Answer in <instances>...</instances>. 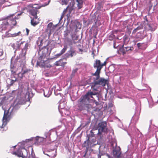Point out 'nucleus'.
Returning <instances> with one entry per match:
<instances>
[{"mask_svg":"<svg viewBox=\"0 0 158 158\" xmlns=\"http://www.w3.org/2000/svg\"><path fill=\"white\" fill-rule=\"evenodd\" d=\"M56 26L53 25L52 23H49L47 26V32H45L43 33L41 36L39 37L37 41L38 44L39 46H41L42 45V42L43 41H45L47 38H49L51 35L54 32V29L56 28Z\"/></svg>","mask_w":158,"mask_h":158,"instance_id":"obj_1","label":"nucleus"},{"mask_svg":"<svg viewBox=\"0 0 158 158\" xmlns=\"http://www.w3.org/2000/svg\"><path fill=\"white\" fill-rule=\"evenodd\" d=\"M14 14L11 15L10 16H8L6 18H4L1 19L2 20H4V21L3 23L2 30H5L9 25V23L11 25H15L16 24V22L15 20L16 17L13 18L12 16Z\"/></svg>","mask_w":158,"mask_h":158,"instance_id":"obj_2","label":"nucleus"},{"mask_svg":"<svg viewBox=\"0 0 158 158\" xmlns=\"http://www.w3.org/2000/svg\"><path fill=\"white\" fill-rule=\"evenodd\" d=\"M96 77H93L91 78L90 79L93 80V82H91L90 84H91V88H93L95 90H97L96 89L94 88V87L97 85H101L102 86H104L107 82V80L102 78H101L98 79L99 77L97 79V75H94Z\"/></svg>","mask_w":158,"mask_h":158,"instance_id":"obj_3","label":"nucleus"},{"mask_svg":"<svg viewBox=\"0 0 158 158\" xmlns=\"http://www.w3.org/2000/svg\"><path fill=\"white\" fill-rule=\"evenodd\" d=\"M94 67L95 68H97V70L93 75H97V79L100 77L99 74L100 71L102 68V63L100 60H96L94 64Z\"/></svg>","mask_w":158,"mask_h":158,"instance_id":"obj_4","label":"nucleus"},{"mask_svg":"<svg viewBox=\"0 0 158 158\" xmlns=\"http://www.w3.org/2000/svg\"><path fill=\"white\" fill-rule=\"evenodd\" d=\"M106 126L107 123L106 121H103L100 123L98 124V131L97 134L98 135H100L101 137L102 133L103 132H106V131L107 129Z\"/></svg>","mask_w":158,"mask_h":158,"instance_id":"obj_5","label":"nucleus"},{"mask_svg":"<svg viewBox=\"0 0 158 158\" xmlns=\"http://www.w3.org/2000/svg\"><path fill=\"white\" fill-rule=\"evenodd\" d=\"M89 102V99L86 97H85V95L84 96H82L79 101L78 106L81 107H79V109L81 110L83 109V107L84 106L85 104H87Z\"/></svg>","mask_w":158,"mask_h":158,"instance_id":"obj_6","label":"nucleus"},{"mask_svg":"<svg viewBox=\"0 0 158 158\" xmlns=\"http://www.w3.org/2000/svg\"><path fill=\"white\" fill-rule=\"evenodd\" d=\"M134 49L133 47H124L123 45L122 47L120 48L118 51V53L120 55H124L127 52H130Z\"/></svg>","mask_w":158,"mask_h":158,"instance_id":"obj_7","label":"nucleus"},{"mask_svg":"<svg viewBox=\"0 0 158 158\" xmlns=\"http://www.w3.org/2000/svg\"><path fill=\"white\" fill-rule=\"evenodd\" d=\"M10 108H9V109L7 110H4V114L3 119L2 120V126L0 128L2 129L4 127L6 124V121L7 120V118L9 117L8 114L9 113V110Z\"/></svg>","mask_w":158,"mask_h":158,"instance_id":"obj_8","label":"nucleus"},{"mask_svg":"<svg viewBox=\"0 0 158 158\" xmlns=\"http://www.w3.org/2000/svg\"><path fill=\"white\" fill-rule=\"evenodd\" d=\"M29 45V44L28 43H26L24 47L22 49L19 54V56L23 60H24L26 58L25 56L27 53V51L28 49Z\"/></svg>","mask_w":158,"mask_h":158,"instance_id":"obj_9","label":"nucleus"},{"mask_svg":"<svg viewBox=\"0 0 158 158\" xmlns=\"http://www.w3.org/2000/svg\"><path fill=\"white\" fill-rule=\"evenodd\" d=\"M95 90L94 91H89L85 94V97H86L88 98L89 100L90 98H92L94 99V98L93 97V95H96V97L98 98V101H99V97L98 96V93Z\"/></svg>","mask_w":158,"mask_h":158,"instance_id":"obj_10","label":"nucleus"},{"mask_svg":"<svg viewBox=\"0 0 158 158\" xmlns=\"http://www.w3.org/2000/svg\"><path fill=\"white\" fill-rule=\"evenodd\" d=\"M56 152L54 149H48L43 151L44 153L46 155L48 156L49 157H55L56 156V155L55 154Z\"/></svg>","mask_w":158,"mask_h":158,"instance_id":"obj_11","label":"nucleus"},{"mask_svg":"<svg viewBox=\"0 0 158 158\" xmlns=\"http://www.w3.org/2000/svg\"><path fill=\"white\" fill-rule=\"evenodd\" d=\"M95 142V139H93L92 142L90 141L89 138H88L87 140L84 142V146L87 149L92 147L93 146V143Z\"/></svg>","mask_w":158,"mask_h":158,"instance_id":"obj_12","label":"nucleus"},{"mask_svg":"<svg viewBox=\"0 0 158 158\" xmlns=\"http://www.w3.org/2000/svg\"><path fill=\"white\" fill-rule=\"evenodd\" d=\"M76 55V53L74 50L72 48H71L65 54V57L66 59L69 57H72L73 56Z\"/></svg>","mask_w":158,"mask_h":158,"instance_id":"obj_13","label":"nucleus"},{"mask_svg":"<svg viewBox=\"0 0 158 158\" xmlns=\"http://www.w3.org/2000/svg\"><path fill=\"white\" fill-rule=\"evenodd\" d=\"M41 7V6L37 4H34V5L30 4L27 6L28 8H29L30 10L39 9H40Z\"/></svg>","mask_w":158,"mask_h":158,"instance_id":"obj_14","label":"nucleus"},{"mask_svg":"<svg viewBox=\"0 0 158 158\" xmlns=\"http://www.w3.org/2000/svg\"><path fill=\"white\" fill-rule=\"evenodd\" d=\"M121 152L120 149H114L113 150V155L115 158H120Z\"/></svg>","mask_w":158,"mask_h":158,"instance_id":"obj_15","label":"nucleus"},{"mask_svg":"<svg viewBox=\"0 0 158 158\" xmlns=\"http://www.w3.org/2000/svg\"><path fill=\"white\" fill-rule=\"evenodd\" d=\"M66 60L67 59L65 57L62 59H61L59 61L56 62V65L57 66L60 65L64 67L67 63L66 62L63 61V60Z\"/></svg>","mask_w":158,"mask_h":158,"instance_id":"obj_16","label":"nucleus"},{"mask_svg":"<svg viewBox=\"0 0 158 158\" xmlns=\"http://www.w3.org/2000/svg\"><path fill=\"white\" fill-rule=\"evenodd\" d=\"M76 30L77 28L74 27L70 31L72 39L73 40L74 38H75L76 37H77L76 36Z\"/></svg>","mask_w":158,"mask_h":158,"instance_id":"obj_17","label":"nucleus"},{"mask_svg":"<svg viewBox=\"0 0 158 158\" xmlns=\"http://www.w3.org/2000/svg\"><path fill=\"white\" fill-rule=\"evenodd\" d=\"M44 96L48 98L51 95L52 93L51 90L48 89L46 88L44 90Z\"/></svg>","mask_w":158,"mask_h":158,"instance_id":"obj_18","label":"nucleus"},{"mask_svg":"<svg viewBox=\"0 0 158 158\" xmlns=\"http://www.w3.org/2000/svg\"><path fill=\"white\" fill-rule=\"evenodd\" d=\"M97 130V128H93L92 130H91L90 131V133L87 136L88 138H90V137H92L95 136V133H96V131Z\"/></svg>","mask_w":158,"mask_h":158,"instance_id":"obj_19","label":"nucleus"},{"mask_svg":"<svg viewBox=\"0 0 158 158\" xmlns=\"http://www.w3.org/2000/svg\"><path fill=\"white\" fill-rule=\"evenodd\" d=\"M78 37H76L75 38H74L73 40H69V39H68L67 40H66L67 42L68 43V44L71 47V48L72 47V45H73V44H76V42L74 41L75 40H77L78 39Z\"/></svg>","mask_w":158,"mask_h":158,"instance_id":"obj_20","label":"nucleus"},{"mask_svg":"<svg viewBox=\"0 0 158 158\" xmlns=\"http://www.w3.org/2000/svg\"><path fill=\"white\" fill-rule=\"evenodd\" d=\"M30 70L27 69H25L24 70H23L22 72H19L18 73V75L21 78H22L23 77V75L24 74L27 73Z\"/></svg>","mask_w":158,"mask_h":158,"instance_id":"obj_21","label":"nucleus"},{"mask_svg":"<svg viewBox=\"0 0 158 158\" xmlns=\"http://www.w3.org/2000/svg\"><path fill=\"white\" fill-rule=\"evenodd\" d=\"M72 10H64L63 12V15H65L67 17L68 19H69L71 17V13Z\"/></svg>","mask_w":158,"mask_h":158,"instance_id":"obj_22","label":"nucleus"},{"mask_svg":"<svg viewBox=\"0 0 158 158\" xmlns=\"http://www.w3.org/2000/svg\"><path fill=\"white\" fill-rule=\"evenodd\" d=\"M77 9H81L82 6L83 1L82 0H77Z\"/></svg>","mask_w":158,"mask_h":158,"instance_id":"obj_23","label":"nucleus"},{"mask_svg":"<svg viewBox=\"0 0 158 158\" xmlns=\"http://www.w3.org/2000/svg\"><path fill=\"white\" fill-rule=\"evenodd\" d=\"M11 46L16 50L19 49L20 48V44L18 42L13 44H12Z\"/></svg>","mask_w":158,"mask_h":158,"instance_id":"obj_24","label":"nucleus"},{"mask_svg":"<svg viewBox=\"0 0 158 158\" xmlns=\"http://www.w3.org/2000/svg\"><path fill=\"white\" fill-rule=\"evenodd\" d=\"M37 10H29L30 13L33 16L35 19L37 18Z\"/></svg>","mask_w":158,"mask_h":158,"instance_id":"obj_25","label":"nucleus"},{"mask_svg":"<svg viewBox=\"0 0 158 158\" xmlns=\"http://www.w3.org/2000/svg\"><path fill=\"white\" fill-rule=\"evenodd\" d=\"M124 43V44H127L129 41V39L128 37L126 36L123 38Z\"/></svg>","mask_w":158,"mask_h":158,"instance_id":"obj_26","label":"nucleus"},{"mask_svg":"<svg viewBox=\"0 0 158 158\" xmlns=\"http://www.w3.org/2000/svg\"><path fill=\"white\" fill-rule=\"evenodd\" d=\"M31 23L32 25L35 26L38 24V23L34 19H31Z\"/></svg>","mask_w":158,"mask_h":158,"instance_id":"obj_27","label":"nucleus"},{"mask_svg":"<svg viewBox=\"0 0 158 158\" xmlns=\"http://www.w3.org/2000/svg\"><path fill=\"white\" fill-rule=\"evenodd\" d=\"M17 80L16 78H15V80H10V83L8 84V85L10 86H12L16 82Z\"/></svg>","mask_w":158,"mask_h":158,"instance_id":"obj_28","label":"nucleus"},{"mask_svg":"<svg viewBox=\"0 0 158 158\" xmlns=\"http://www.w3.org/2000/svg\"><path fill=\"white\" fill-rule=\"evenodd\" d=\"M142 28V27H141L139 26V27H137L135 29H134L133 30V31H132V34L135 33L137 32V30H139L140 29H141Z\"/></svg>","mask_w":158,"mask_h":158,"instance_id":"obj_29","label":"nucleus"},{"mask_svg":"<svg viewBox=\"0 0 158 158\" xmlns=\"http://www.w3.org/2000/svg\"><path fill=\"white\" fill-rule=\"evenodd\" d=\"M100 20V18L98 16V17H97V19H96V18L95 19H94V22L95 23V24H97V23H98V24L99 23V21Z\"/></svg>","mask_w":158,"mask_h":158,"instance_id":"obj_30","label":"nucleus"},{"mask_svg":"<svg viewBox=\"0 0 158 158\" xmlns=\"http://www.w3.org/2000/svg\"><path fill=\"white\" fill-rule=\"evenodd\" d=\"M67 47L64 46V47L62 49V50L60 52L61 53V54H63V53H64L66 51V50H67Z\"/></svg>","mask_w":158,"mask_h":158,"instance_id":"obj_31","label":"nucleus"},{"mask_svg":"<svg viewBox=\"0 0 158 158\" xmlns=\"http://www.w3.org/2000/svg\"><path fill=\"white\" fill-rule=\"evenodd\" d=\"M78 70V69L76 68L75 69H74L73 70L72 73L71 74V76L73 77L75 75V73Z\"/></svg>","mask_w":158,"mask_h":158,"instance_id":"obj_32","label":"nucleus"},{"mask_svg":"<svg viewBox=\"0 0 158 158\" xmlns=\"http://www.w3.org/2000/svg\"><path fill=\"white\" fill-rule=\"evenodd\" d=\"M21 33L20 31H19L17 33H15L13 34H12V37H15L18 35H19Z\"/></svg>","mask_w":158,"mask_h":158,"instance_id":"obj_33","label":"nucleus"},{"mask_svg":"<svg viewBox=\"0 0 158 158\" xmlns=\"http://www.w3.org/2000/svg\"><path fill=\"white\" fill-rule=\"evenodd\" d=\"M73 7H71V8H69V6L67 7L66 9L64 10H73L74 9L73 8Z\"/></svg>","mask_w":158,"mask_h":158,"instance_id":"obj_34","label":"nucleus"},{"mask_svg":"<svg viewBox=\"0 0 158 158\" xmlns=\"http://www.w3.org/2000/svg\"><path fill=\"white\" fill-rule=\"evenodd\" d=\"M68 33H65L64 35V37H65V39H66V40H68V39H69L68 38V37L67 36L68 35Z\"/></svg>","mask_w":158,"mask_h":158,"instance_id":"obj_35","label":"nucleus"},{"mask_svg":"<svg viewBox=\"0 0 158 158\" xmlns=\"http://www.w3.org/2000/svg\"><path fill=\"white\" fill-rule=\"evenodd\" d=\"M62 55V54H61V53L60 52L59 53L56 54L55 56L56 57L58 58V57H59V56H61Z\"/></svg>","mask_w":158,"mask_h":158,"instance_id":"obj_36","label":"nucleus"},{"mask_svg":"<svg viewBox=\"0 0 158 158\" xmlns=\"http://www.w3.org/2000/svg\"><path fill=\"white\" fill-rule=\"evenodd\" d=\"M3 54V51L2 49H0V56H2Z\"/></svg>","mask_w":158,"mask_h":158,"instance_id":"obj_37","label":"nucleus"},{"mask_svg":"<svg viewBox=\"0 0 158 158\" xmlns=\"http://www.w3.org/2000/svg\"><path fill=\"white\" fill-rule=\"evenodd\" d=\"M77 25H78V27L79 29H80L81 28V25L78 22H77Z\"/></svg>","mask_w":158,"mask_h":158,"instance_id":"obj_38","label":"nucleus"},{"mask_svg":"<svg viewBox=\"0 0 158 158\" xmlns=\"http://www.w3.org/2000/svg\"><path fill=\"white\" fill-rule=\"evenodd\" d=\"M26 32H27V35H28V34H29V30L27 28H26Z\"/></svg>","mask_w":158,"mask_h":158,"instance_id":"obj_39","label":"nucleus"},{"mask_svg":"<svg viewBox=\"0 0 158 158\" xmlns=\"http://www.w3.org/2000/svg\"><path fill=\"white\" fill-rule=\"evenodd\" d=\"M5 2L6 0H1V1L0 2V4L1 5L2 4Z\"/></svg>","mask_w":158,"mask_h":158,"instance_id":"obj_40","label":"nucleus"},{"mask_svg":"<svg viewBox=\"0 0 158 158\" xmlns=\"http://www.w3.org/2000/svg\"><path fill=\"white\" fill-rule=\"evenodd\" d=\"M64 16V15H63V13L62 15H61L60 18V19L59 20V22H60V21L62 20V19H63V17Z\"/></svg>","mask_w":158,"mask_h":158,"instance_id":"obj_41","label":"nucleus"},{"mask_svg":"<svg viewBox=\"0 0 158 158\" xmlns=\"http://www.w3.org/2000/svg\"><path fill=\"white\" fill-rule=\"evenodd\" d=\"M64 16V15H63V13L62 15H61L60 18V19L59 20V22H60V21L62 20V19H63V17Z\"/></svg>","mask_w":158,"mask_h":158,"instance_id":"obj_42","label":"nucleus"},{"mask_svg":"<svg viewBox=\"0 0 158 158\" xmlns=\"http://www.w3.org/2000/svg\"><path fill=\"white\" fill-rule=\"evenodd\" d=\"M136 118L137 119V120L138 119V118L137 116H133L132 118V119L133 120H134L135 118Z\"/></svg>","mask_w":158,"mask_h":158,"instance_id":"obj_43","label":"nucleus"},{"mask_svg":"<svg viewBox=\"0 0 158 158\" xmlns=\"http://www.w3.org/2000/svg\"><path fill=\"white\" fill-rule=\"evenodd\" d=\"M94 102L97 105L99 104V102H98L96 101L95 100H94Z\"/></svg>","mask_w":158,"mask_h":158,"instance_id":"obj_44","label":"nucleus"},{"mask_svg":"<svg viewBox=\"0 0 158 158\" xmlns=\"http://www.w3.org/2000/svg\"><path fill=\"white\" fill-rule=\"evenodd\" d=\"M106 61H104L103 63L102 64V67L103 66L106 65Z\"/></svg>","mask_w":158,"mask_h":158,"instance_id":"obj_45","label":"nucleus"},{"mask_svg":"<svg viewBox=\"0 0 158 158\" xmlns=\"http://www.w3.org/2000/svg\"><path fill=\"white\" fill-rule=\"evenodd\" d=\"M31 156L33 158H34L35 156V154L34 153H31Z\"/></svg>","mask_w":158,"mask_h":158,"instance_id":"obj_46","label":"nucleus"},{"mask_svg":"<svg viewBox=\"0 0 158 158\" xmlns=\"http://www.w3.org/2000/svg\"><path fill=\"white\" fill-rule=\"evenodd\" d=\"M11 72L12 73H15V71H14L13 70V69L11 67Z\"/></svg>","mask_w":158,"mask_h":158,"instance_id":"obj_47","label":"nucleus"},{"mask_svg":"<svg viewBox=\"0 0 158 158\" xmlns=\"http://www.w3.org/2000/svg\"><path fill=\"white\" fill-rule=\"evenodd\" d=\"M81 126H80V127H79L78 128H77V130H78V131H79L80 130H81Z\"/></svg>","mask_w":158,"mask_h":158,"instance_id":"obj_48","label":"nucleus"},{"mask_svg":"<svg viewBox=\"0 0 158 158\" xmlns=\"http://www.w3.org/2000/svg\"><path fill=\"white\" fill-rule=\"evenodd\" d=\"M98 158H101V155L100 154H98Z\"/></svg>","mask_w":158,"mask_h":158,"instance_id":"obj_49","label":"nucleus"},{"mask_svg":"<svg viewBox=\"0 0 158 158\" xmlns=\"http://www.w3.org/2000/svg\"><path fill=\"white\" fill-rule=\"evenodd\" d=\"M23 42H21L20 43H19V44H20V47L21 45L22 44H23Z\"/></svg>","mask_w":158,"mask_h":158,"instance_id":"obj_50","label":"nucleus"},{"mask_svg":"<svg viewBox=\"0 0 158 158\" xmlns=\"http://www.w3.org/2000/svg\"><path fill=\"white\" fill-rule=\"evenodd\" d=\"M58 108H60V109H62V108H63V107H61V105H59V106H58Z\"/></svg>","mask_w":158,"mask_h":158,"instance_id":"obj_51","label":"nucleus"},{"mask_svg":"<svg viewBox=\"0 0 158 158\" xmlns=\"http://www.w3.org/2000/svg\"><path fill=\"white\" fill-rule=\"evenodd\" d=\"M66 1H66V0H64V3L65 4H67Z\"/></svg>","mask_w":158,"mask_h":158,"instance_id":"obj_52","label":"nucleus"},{"mask_svg":"<svg viewBox=\"0 0 158 158\" xmlns=\"http://www.w3.org/2000/svg\"><path fill=\"white\" fill-rule=\"evenodd\" d=\"M144 19H145V20L147 21V22H148V20L146 17H145Z\"/></svg>","mask_w":158,"mask_h":158,"instance_id":"obj_53","label":"nucleus"},{"mask_svg":"<svg viewBox=\"0 0 158 158\" xmlns=\"http://www.w3.org/2000/svg\"><path fill=\"white\" fill-rule=\"evenodd\" d=\"M31 153H34L33 148H31Z\"/></svg>","mask_w":158,"mask_h":158,"instance_id":"obj_54","label":"nucleus"},{"mask_svg":"<svg viewBox=\"0 0 158 158\" xmlns=\"http://www.w3.org/2000/svg\"><path fill=\"white\" fill-rule=\"evenodd\" d=\"M107 156H108V158H111L110 156L108 154H107Z\"/></svg>","mask_w":158,"mask_h":158,"instance_id":"obj_55","label":"nucleus"},{"mask_svg":"<svg viewBox=\"0 0 158 158\" xmlns=\"http://www.w3.org/2000/svg\"><path fill=\"white\" fill-rule=\"evenodd\" d=\"M22 13H20V14H18L17 15H20Z\"/></svg>","mask_w":158,"mask_h":158,"instance_id":"obj_56","label":"nucleus"},{"mask_svg":"<svg viewBox=\"0 0 158 158\" xmlns=\"http://www.w3.org/2000/svg\"><path fill=\"white\" fill-rule=\"evenodd\" d=\"M112 106V104L110 105L109 106V107H111Z\"/></svg>","mask_w":158,"mask_h":158,"instance_id":"obj_57","label":"nucleus"},{"mask_svg":"<svg viewBox=\"0 0 158 158\" xmlns=\"http://www.w3.org/2000/svg\"><path fill=\"white\" fill-rule=\"evenodd\" d=\"M95 19V18L94 17H93V19H92V20H94V19Z\"/></svg>","mask_w":158,"mask_h":158,"instance_id":"obj_58","label":"nucleus"},{"mask_svg":"<svg viewBox=\"0 0 158 158\" xmlns=\"http://www.w3.org/2000/svg\"><path fill=\"white\" fill-rule=\"evenodd\" d=\"M79 50L81 51H82V49H79Z\"/></svg>","mask_w":158,"mask_h":158,"instance_id":"obj_59","label":"nucleus"},{"mask_svg":"<svg viewBox=\"0 0 158 158\" xmlns=\"http://www.w3.org/2000/svg\"><path fill=\"white\" fill-rule=\"evenodd\" d=\"M53 88H55V89L56 88V86H54L53 87Z\"/></svg>","mask_w":158,"mask_h":158,"instance_id":"obj_60","label":"nucleus"},{"mask_svg":"<svg viewBox=\"0 0 158 158\" xmlns=\"http://www.w3.org/2000/svg\"><path fill=\"white\" fill-rule=\"evenodd\" d=\"M148 26H149V27H150V26L149 25H148Z\"/></svg>","mask_w":158,"mask_h":158,"instance_id":"obj_61","label":"nucleus"},{"mask_svg":"<svg viewBox=\"0 0 158 158\" xmlns=\"http://www.w3.org/2000/svg\"><path fill=\"white\" fill-rule=\"evenodd\" d=\"M16 146H14V148H15Z\"/></svg>","mask_w":158,"mask_h":158,"instance_id":"obj_62","label":"nucleus"},{"mask_svg":"<svg viewBox=\"0 0 158 158\" xmlns=\"http://www.w3.org/2000/svg\"><path fill=\"white\" fill-rule=\"evenodd\" d=\"M37 64H38V62H37Z\"/></svg>","mask_w":158,"mask_h":158,"instance_id":"obj_63","label":"nucleus"},{"mask_svg":"<svg viewBox=\"0 0 158 158\" xmlns=\"http://www.w3.org/2000/svg\"><path fill=\"white\" fill-rule=\"evenodd\" d=\"M27 140H29V139H27Z\"/></svg>","mask_w":158,"mask_h":158,"instance_id":"obj_64","label":"nucleus"}]
</instances>
